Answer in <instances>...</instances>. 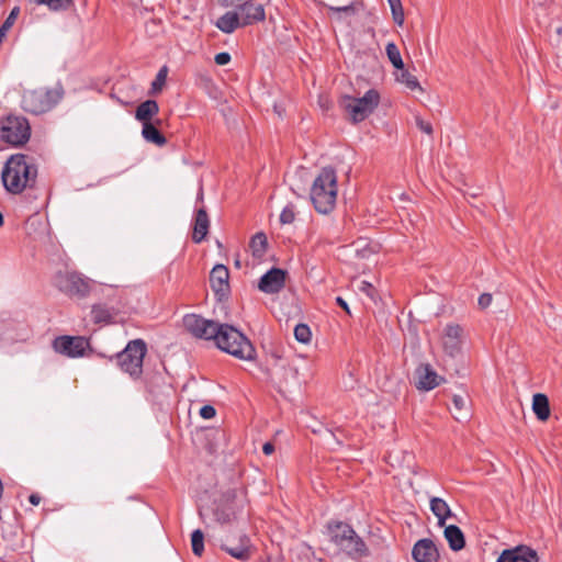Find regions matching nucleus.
<instances>
[{
  "label": "nucleus",
  "instance_id": "obj_32",
  "mask_svg": "<svg viewBox=\"0 0 562 562\" xmlns=\"http://www.w3.org/2000/svg\"><path fill=\"white\" fill-rule=\"evenodd\" d=\"M252 256L261 259L267 248V237L263 233H257L250 240Z\"/></svg>",
  "mask_w": 562,
  "mask_h": 562
},
{
  "label": "nucleus",
  "instance_id": "obj_52",
  "mask_svg": "<svg viewBox=\"0 0 562 562\" xmlns=\"http://www.w3.org/2000/svg\"><path fill=\"white\" fill-rule=\"evenodd\" d=\"M356 251H357L361 257H363V258H364V257H367L369 252H372L370 249H366V248H363V249L357 248V250H356Z\"/></svg>",
  "mask_w": 562,
  "mask_h": 562
},
{
  "label": "nucleus",
  "instance_id": "obj_26",
  "mask_svg": "<svg viewBox=\"0 0 562 562\" xmlns=\"http://www.w3.org/2000/svg\"><path fill=\"white\" fill-rule=\"evenodd\" d=\"M159 111L158 103L155 100H146L142 102L135 112L136 120L143 122H150V119Z\"/></svg>",
  "mask_w": 562,
  "mask_h": 562
},
{
  "label": "nucleus",
  "instance_id": "obj_3",
  "mask_svg": "<svg viewBox=\"0 0 562 562\" xmlns=\"http://www.w3.org/2000/svg\"><path fill=\"white\" fill-rule=\"evenodd\" d=\"M337 199V177L333 168H323L311 188V200L317 212L329 213Z\"/></svg>",
  "mask_w": 562,
  "mask_h": 562
},
{
  "label": "nucleus",
  "instance_id": "obj_19",
  "mask_svg": "<svg viewBox=\"0 0 562 562\" xmlns=\"http://www.w3.org/2000/svg\"><path fill=\"white\" fill-rule=\"evenodd\" d=\"M210 221L204 209H199L195 214L192 239L201 243L209 232Z\"/></svg>",
  "mask_w": 562,
  "mask_h": 562
},
{
  "label": "nucleus",
  "instance_id": "obj_49",
  "mask_svg": "<svg viewBox=\"0 0 562 562\" xmlns=\"http://www.w3.org/2000/svg\"><path fill=\"white\" fill-rule=\"evenodd\" d=\"M265 454L270 456L274 451V446L271 442H266L262 447Z\"/></svg>",
  "mask_w": 562,
  "mask_h": 562
},
{
  "label": "nucleus",
  "instance_id": "obj_6",
  "mask_svg": "<svg viewBox=\"0 0 562 562\" xmlns=\"http://www.w3.org/2000/svg\"><path fill=\"white\" fill-rule=\"evenodd\" d=\"M379 101V92L374 89H370L361 98H346L345 109L351 120L357 123L367 119L378 106Z\"/></svg>",
  "mask_w": 562,
  "mask_h": 562
},
{
  "label": "nucleus",
  "instance_id": "obj_51",
  "mask_svg": "<svg viewBox=\"0 0 562 562\" xmlns=\"http://www.w3.org/2000/svg\"><path fill=\"white\" fill-rule=\"evenodd\" d=\"M29 501L31 504L36 506L40 504L41 497L37 494H32V495H30Z\"/></svg>",
  "mask_w": 562,
  "mask_h": 562
},
{
  "label": "nucleus",
  "instance_id": "obj_40",
  "mask_svg": "<svg viewBox=\"0 0 562 562\" xmlns=\"http://www.w3.org/2000/svg\"><path fill=\"white\" fill-rule=\"evenodd\" d=\"M167 72H168V69H167L166 66L160 68V70L158 71V74L156 76V79L153 81V89L154 90H160L161 89V87L166 82Z\"/></svg>",
  "mask_w": 562,
  "mask_h": 562
},
{
  "label": "nucleus",
  "instance_id": "obj_25",
  "mask_svg": "<svg viewBox=\"0 0 562 562\" xmlns=\"http://www.w3.org/2000/svg\"><path fill=\"white\" fill-rule=\"evenodd\" d=\"M462 334V328L456 324H449L445 328V348L449 350L451 355L458 350L459 339Z\"/></svg>",
  "mask_w": 562,
  "mask_h": 562
},
{
  "label": "nucleus",
  "instance_id": "obj_14",
  "mask_svg": "<svg viewBox=\"0 0 562 562\" xmlns=\"http://www.w3.org/2000/svg\"><path fill=\"white\" fill-rule=\"evenodd\" d=\"M412 554L416 562H437L439 559L438 550L430 539L418 540Z\"/></svg>",
  "mask_w": 562,
  "mask_h": 562
},
{
  "label": "nucleus",
  "instance_id": "obj_34",
  "mask_svg": "<svg viewBox=\"0 0 562 562\" xmlns=\"http://www.w3.org/2000/svg\"><path fill=\"white\" fill-rule=\"evenodd\" d=\"M387 2L394 23L402 26L404 23V10L401 0H387Z\"/></svg>",
  "mask_w": 562,
  "mask_h": 562
},
{
  "label": "nucleus",
  "instance_id": "obj_18",
  "mask_svg": "<svg viewBox=\"0 0 562 562\" xmlns=\"http://www.w3.org/2000/svg\"><path fill=\"white\" fill-rule=\"evenodd\" d=\"M216 27L223 33L231 34L241 25V19L238 12L235 10L228 11L220 16L215 23Z\"/></svg>",
  "mask_w": 562,
  "mask_h": 562
},
{
  "label": "nucleus",
  "instance_id": "obj_39",
  "mask_svg": "<svg viewBox=\"0 0 562 562\" xmlns=\"http://www.w3.org/2000/svg\"><path fill=\"white\" fill-rule=\"evenodd\" d=\"M295 218L294 209L293 205H286L281 214H280V222L282 224H291Z\"/></svg>",
  "mask_w": 562,
  "mask_h": 562
},
{
  "label": "nucleus",
  "instance_id": "obj_35",
  "mask_svg": "<svg viewBox=\"0 0 562 562\" xmlns=\"http://www.w3.org/2000/svg\"><path fill=\"white\" fill-rule=\"evenodd\" d=\"M192 551L195 555L201 557L204 551V536L200 529H196L191 535Z\"/></svg>",
  "mask_w": 562,
  "mask_h": 562
},
{
  "label": "nucleus",
  "instance_id": "obj_11",
  "mask_svg": "<svg viewBox=\"0 0 562 562\" xmlns=\"http://www.w3.org/2000/svg\"><path fill=\"white\" fill-rule=\"evenodd\" d=\"M53 346L56 352L76 358L83 356L89 342L82 337L61 336L54 340Z\"/></svg>",
  "mask_w": 562,
  "mask_h": 562
},
{
  "label": "nucleus",
  "instance_id": "obj_9",
  "mask_svg": "<svg viewBox=\"0 0 562 562\" xmlns=\"http://www.w3.org/2000/svg\"><path fill=\"white\" fill-rule=\"evenodd\" d=\"M56 282L59 290L70 296L85 297L90 292L88 280L77 272L60 273Z\"/></svg>",
  "mask_w": 562,
  "mask_h": 562
},
{
  "label": "nucleus",
  "instance_id": "obj_15",
  "mask_svg": "<svg viewBox=\"0 0 562 562\" xmlns=\"http://www.w3.org/2000/svg\"><path fill=\"white\" fill-rule=\"evenodd\" d=\"M229 272L224 265H216L210 274V282L213 291L224 294L228 290Z\"/></svg>",
  "mask_w": 562,
  "mask_h": 562
},
{
  "label": "nucleus",
  "instance_id": "obj_43",
  "mask_svg": "<svg viewBox=\"0 0 562 562\" xmlns=\"http://www.w3.org/2000/svg\"><path fill=\"white\" fill-rule=\"evenodd\" d=\"M497 562H517L512 549L504 550L497 559Z\"/></svg>",
  "mask_w": 562,
  "mask_h": 562
},
{
  "label": "nucleus",
  "instance_id": "obj_4",
  "mask_svg": "<svg viewBox=\"0 0 562 562\" xmlns=\"http://www.w3.org/2000/svg\"><path fill=\"white\" fill-rule=\"evenodd\" d=\"M147 352L144 340L135 339L127 344L125 349L117 355V363L121 369L131 376L137 378L143 371V361Z\"/></svg>",
  "mask_w": 562,
  "mask_h": 562
},
{
  "label": "nucleus",
  "instance_id": "obj_22",
  "mask_svg": "<svg viewBox=\"0 0 562 562\" xmlns=\"http://www.w3.org/2000/svg\"><path fill=\"white\" fill-rule=\"evenodd\" d=\"M430 510L437 517L440 527H443L446 520L453 516L447 502L440 497L430 498Z\"/></svg>",
  "mask_w": 562,
  "mask_h": 562
},
{
  "label": "nucleus",
  "instance_id": "obj_13",
  "mask_svg": "<svg viewBox=\"0 0 562 562\" xmlns=\"http://www.w3.org/2000/svg\"><path fill=\"white\" fill-rule=\"evenodd\" d=\"M416 387L422 391H430L438 386L442 378L429 364H420L415 371Z\"/></svg>",
  "mask_w": 562,
  "mask_h": 562
},
{
  "label": "nucleus",
  "instance_id": "obj_10",
  "mask_svg": "<svg viewBox=\"0 0 562 562\" xmlns=\"http://www.w3.org/2000/svg\"><path fill=\"white\" fill-rule=\"evenodd\" d=\"M241 19V25H251L266 19L265 3L259 0H241L232 5Z\"/></svg>",
  "mask_w": 562,
  "mask_h": 562
},
{
  "label": "nucleus",
  "instance_id": "obj_5",
  "mask_svg": "<svg viewBox=\"0 0 562 562\" xmlns=\"http://www.w3.org/2000/svg\"><path fill=\"white\" fill-rule=\"evenodd\" d=\"M61 94L56 90L35 89L25 91L22 97V108L32 114L49 111L60 100Z\"/></svg>",
  "mask_w": 562,
  "mask_h": 562
},
{
  "label": "nucleus",
  "instance_id": "obj_45",
  "mask_svg": "<svg viewBox=\"0 0 562 562\" xmlns=\"http://www.w3.org/2000/svg\"><path fill=\"white\" fill-rule=\"evenodd\" d=\"M416 125H417V127H418L422 132H424V133H426V134H428V135H430V134L432 133V126H431V124H430L429 122L424 121V120H423V119H420V117H417V119H416Z\"/></svg>",
  "mask_w": 562,
  "mask_h": 562
},
{
  "label": "nucleus",
  "instance_id": "obj_53",
  "mask_svg": "<svg viewBox=\"0 0 562 562\" xmlns=\"http://www.w3.org/2000/svg\"><path fill=\"white\" fill-rule=\"evenodd\" d=\"M274 111L279 116H281V111L278 105H274Z\"/></svg>",
  "mask_w": 562,
  "mask_h": 562
},
{
  "label": "nucleus",
  "instance_id": "obj_30",
  "mask_svg": "<svg viewBox=\"0 0 562 562\" xmlns=\"http://www.w3.org/2000/svg\"><path fill=\"white\" fill-rule=\"evenodd\" d=\"M91 317L94 323H110L114 317V313L108 306L98 304L92 307Z\"/></svg>",
  "mask_w": 562,
  "mask_h": 562
},
{
  "label": "nucleus",
  "instance_id": "obj_33",
  "mask_svg": "<svg viewBox=\"0 0 562 562\" xmlns=\"http://www.w3.org/2000/svg\"><path fill=\"white\" fill-rule=\"evenodd\" d=\"M385 52L393 67L403 70L404 63L398 47L394 43H389L385 47Z\"/></svg>",
  "mask_w": 562,
  "mask_h": 562
},
{
  "label": "nucleus",
  "instance_id": "obj_16",
  "mask_svg": "<svg viewBox=\"0 0 562 562\" xmlns=\"http://www.w3.org/2000/svg\"><path fill=\"white\" fill-rule=\"evenodd\" d=\"M350 557H362L367 554V547L362 539L356 533L346 537V540L339 546Z\"/></svg>",
  "mask_w": 562,
  "mask_h": 562
},
{
  "label": "nucleus",
  "instance_id": "obj_31",
  "mask_svg": "<svg viewBox=\"0 0 562 562\" xmlns=\"http://www.w3.org/2000/svg\"><path fill=\"white\" fill-rule=\"evenodd\" d=\"M515 558L517 562H538L539 555L536 550L527 546H518L514 549Z\"/></svg>",
  "mask_w": 562,
  "mask_h": 562
},
{
  "label": "nucleus",
  "instance_id": "obj_17",
  "mask_svg": "<svg viewBox=\"0 0 562 562\" xmlns=\"http://www.w3.org/2000/svg\"><path fill=\"white\" fill-rule=\"evenodd\" d=\"M350 557H362L367 554V547L362 539L356 533L346 537V540L339 546Z\"/></svg>",
  "mask_w": 562,
  "mask_h": 562
},
{
  "label": "nucleus",
  "instance_id": "obj_21",
  "mask_svg": "<svg viewBox=\"0 0 562 562\" xmlns=\"http://www.w3.org/2000/svg\"><path fill=\"white\" fill-rule=\"evenodd\" d=\"M327 529L330 540L337 547H339L342 541L346 540L347 536L353 533V529L348 524L341 521L329 522Z\"/></svg>",
  "mask_w": 562,
  "mask_h": 562
},
{
  "label": "nucleus",
  "instance_id": "obj_8",
  "mask_svg": "<svg viewBox=\"0 0 562 562\" xmlns=\"http://www.w3.org/2000/svg\"><path fill=\"white\" fill-rule=\"evenodd\" d=\"M2 138L12 145H22L30 138V125L26 119L9 116L2 128Z\"/></svg>",
  "mask_w": 562,
  "mask_h": 562
},
{
  "label": "nucleus",
  "instance_id": "obj_48",
  "mask_svg": "<svg viewBox=\"0 0 562 562\" xmlns=\"http://www.w3.org/2000/svg\"><path fill=\"white\" fill-rule=\"evenodd\" d=\"M215 516H216V520L222 522V524H226V522H229L232 520L231 514L227 513L224 509L216 510Z\"/></svg>",
  "mask_w": 562,
  "mask_h": 562
},
{
  "label": "nucleus",
  "instance_id": "obj_46",
  "mask_svg": "<svg viewBox=\"0 0 562 562\" xmlns=\"http://www.w3.org/2000/svg\"><path fill=\"white\" fill-rule=\"evenodd\" d=\"M216 414L215 412V408L211 405H204L201 409H200V415L205 418V419H210L212 417H214Z\"/></svg>",
  "mask_w": 562,
  "mask_h": 562
},
{
  "label": "nucleus",
  "instance_id": "obj_37",
  "mask_svg": "<svg viewBox=\"0 0 562 562\" xmlns=\"http://www.w3.org/2000/svg\"><path fill=\"white\" fill-rule=\"evenodd\" d=\"M311 329L305 324H297L294 328V337L299 342L307 344L311 340Z\"/></svg>",
  "mask_w": 562,
  "mask_h": 562
},
{
  "label": "nucleus",
  "instance_id": "obj_50",
  "mask_svg": "<svg viewBox=\"0 0 562 562\" xmlns=\"http://www.w3.org/2000/svg\"><path fill=\"white\" fill-rule=\"evenodd\" d=\"M336 302H337V304H338L339 306H341V307H342V308H344L348 314H350V311H349L348 304H347V302H346L342 297L338 296V297L336 299Z\"/></svg>",
  "mask_w": 562,
  "mask_h": 562
},
{
  "label": "nucleus",
  "instance_id": "obj_42",
  "mask_svg": "<svg viewBox=\"0 0 562 562\" xmlns=\"http://www.w3.org/2000/svg\"><path fill=\"white\" fill-rule=\"evenodd\" d=\"M359 291L366 293L370 299L374 300V288L368 281H360Z\"/></svg>",
  "mask_w": 562,
  "mask_h": 562
},
{
  "label": "nucleus",
  "instance_id": "obj_12",
  "mask_svg": "<svg viewBox=\"0 0 562 562\" xmlns=\"http://www.w3.org/2000/svg\"><path fill=\"white\" fill-rule=\"evenodd\" d=\"M286 272L280 268H271L259 280L258 289L267 294L280 292L285 284Z\"/></svg>",
  "mask_w": 562,
  "mask_h": 562
},
{
  "label": "nucleus",
  "instance_id": "obj_54",
  "mask_svg": "<svg viewBox=\"0 0 562 562\" xmlns=\"http://www.w3.org/2000/svg\"><path fill=\"white\" fill-rule=\"evenodd\" d=\"M47 0H36L38 4H45Z\"/></svg>",
  "mask_w": 562,
  "mask_h": 562
},
{
  "label": "nucleus",
  "instance_id": "obj_27",
  "mask_svg": "<svg viewBox=\"0 0 562 562\" xmlns=\"http://www.w3.org/2000/svg\"><path fill=\"white\" fill-rule=\"evenodd\" d=\"M532 411L540 420H547L550 416L549 401L544 394L537 393L532 397Z\"/></svg>",
  "mask_w": 562,
  "mask_h": 562
},
{
  "label": "nucleus",
  "instance_id": "obj_28",
  "mask_svg": "<svg viewBox=\"0 0 562 562\" xmlns=\"http://www.w3.org/2000/svg\"><path fill=\"white\" fill-rule=\"evenodd\" d=\"M142 136L146 142L157 146H164L167 142L166 137L150 122L143 124Z\"/></svg>",
  "mask_w": 562,
  "mask_h": 562
},
{
  "label": "nucleus",
  "instance_id": "obj_44",
  "mask_svg": "<svg viewBox=\"0 0 562 562\" xmlns=\"http://www.w3.org/2000/svg\"><path fill=\"white\" fill-rule=\"evenodd\" d=\"M214 61L218 66H225L231 61V55L227 52H222L215 55Z\"/></svg>",
  "mask_w": 562,
  "mask_h": 562
},
{
  "label": "nucleus",
  "instance_id": "obj_1",
  "mask_svg": "<svg viewBox=\"0 0 562 562\" xmlns=\"http://www.w3.org/2000/svg\"><path fill=\"white\" fill-rule=\"evenodd\" d=\"M37 169L32 159L22 154L12 155L5 162L1 178L4 188L13 193H21L33 186Z\"/></svg>",
  "mask_w": 562,
  "mask_h": 562
},
{
  "label": "nucleus",
  "instance_id": "obj_2",
  "mask_svg": "<svg viewBox=\"0 0 562 562\" xmlns=\"http://www.w3.org/2000/svg\"><path fill=\"white\" fill-rule=\"evenodd\" d=\"M218 328L214 341L222 351L240 360L255 359L256 350L240 330L228 324H220Z\"/></svg>",
  "mask_w": 562,
  "mask_h": 562
},
{
  "label": "nucleus",
  "instance_id": "obj_41",
  "mask_svg": "<svg viewBox=\"0 0 562 562\" xmlns=\"http://www.w3.org/2000/svg\"><path fill=\"white\" fill-rule=\"evenodd\" d=\"M19 13V9L18 8H14L11 13L9 14V16L7 18V20L4 21V23L2 24V26L0 27V35H3L4 32L7 30H9L11 27V25L13 24L16 15Z\"/></svg>",
  "mask_w": 562,
  "mask_h": 562
},
{
  "label": "nucleus",
  "instance_id": "obj_36",
  "mask_svg": "<svg viewBox=\"0 0 562 562\" xmlns=\"http://www.w3.org/2000/svg\"><path fill=\"white\" fill-rule=\"evenodd\" d=\"M397 79L411 90L420 89L417 78L404 68Z\"/></svg>",
  "mask_w": 562,
  "mask_h": 562
},
{
  "label": "nucleus",
  "instance_id": "obj_7",
  "mask_svg": "<svg viewBox=\"0 0 562 562\" xmlns=\"http://www.w3.org/2000/svg\"><path fill=\"white\" fill-rule=\"evenodd\" d=\"M184 328L195 338L211 340L215 338L220 329V323L206 319L196 314H188L183 317Z\"/></svg>",
  "mask_w": 562,
  "mask_h": 562
},
{
  "label": "nucleus",
  "instance_id": "obj_23",
  "mask_svg": "<svg viewBox=\"0 0 562 562\" xmlns=\"http://www.w3.org/2000/svg\"><path fill=\"white\" fill-rule=\"evenodd\" d=\"M450 411L456 420L462 422L468 419L470 416L468 395L454 394L452 396V407Z\"/></svg>",
  "mask_w": 562,
  "mask_h": 562
},
{
  "label": "nucleus",
  "instance_id": "obj_38",
  "mask_svg": "<svg viewBox=\"0 0 562 562\" xmlns=\"http://www.w3.org/2000/svg\"><path fill=\"white\" fill-rule=\"evenodd\" d=\"M45 4L53 11H60L70 8L72 0H47Z\"/></svg>",
  "mask_w": 562,
  "mask_h": 562
},
{
  "label": "nucleus",
  "instance_id": "obj_24",
  "mask_svg": "<svg viewBox=\"0 0 562 562\" xmlns=\"http://www.w3.org/2000/svg\"><path fill=\"white\" fill-rule=\"evenodd\" d=\"M328 11L330 12L329 16L338 22L349 21L350 18L355 16L358 12L355 3H349L346 5H328Z\"/></svg>",
  "mask_w": 562,
  "mask_h": 562
},
{
  "label": "nucleus",
  "instance_id": "obj_20",
  "mask_svg": "<svg viewBox=\"0 0 562 562\" xmlns=\"http://www.w3.org/2000/svg\"><path fill=\"white\" fill-rule=\"evenodd\" d=\"M443 535L452 551H460L465 546V538L462 530L456 525L443 526Z\"/></svg>",
  "mask_w": 562,
  "mask_h": 562
},
{
  "label": "nucleus",
  "instance_id": "obj_29",
  "mask_svg": "<svg viewBox=\"0 0 562 562\" xmlns=\"http://www.w3.org/2000/svg\"><path fill=\"white\" fill-rule=\"evenodd\" d=\"M224 549L232 557L240 561H247L250 558V540L247 536L241 537L240 543L237 547H225Z\"/></svg>",
  "mask_w": 562,
  "mask_h": 562
},
{
  "label": "nucleus",
  "instance_id": "obj_47",
  "mask_svg": "<svg viewBox=\"0 0 562 562\" xmlns=\"http://www.w3.org/2000/svg\"><path fill=\"white\" fill-rule=\"evenodd\" d=\"M479 306L481 308H487L491 303H492V295L490 293H483L480 297H479Z\"/></svg>",
  "mask_w": 562,
  "mask_h": 562
}]
</instances>
